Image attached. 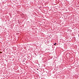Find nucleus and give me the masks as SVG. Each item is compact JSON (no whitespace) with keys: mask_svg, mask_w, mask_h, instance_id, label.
I'll return each mask as SVG.
<instances>
[{"mask_svg":"<svg viewBox=\"0 0 79 79\" xmlns=\"http://www.w3.org/2000/svg\"><path fill=\"white\" fill-rule=\"evenodd\" d=\"M56 43H55V44H54V45H56Z\"/></svg>","mask_w":79,"mask_h":79,"instance_id":"obj_1","label":"nucleus"}]
</instances>
